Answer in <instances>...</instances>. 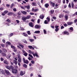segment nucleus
<instances>
[{
    "label": "nucleus",
    "instance_id": "1",
    "mask_svg": "<svg viewBox=\"0 0 77 77\" xmlns=\"http://www.w3.org/2000/svg\"><path fill=\"white\" fill-rule=\"evenodd\" d=\"M4 71L5 73L7 75H11V73H10V72H9V70L5 69L4 70Z\"/></svg>",
    "mask_w": 77,
    "mask_h": 77
},
{
    "label": "nucleus",
    "instance_id": "2",
    "mask_svg": "<svg viewBox=\"0 0 77 77\" xmlns=\"http://www.w3.org/2000/svg\"><path fill=\"white\" fill-rule=\"evenodd\" d=\"M22 52L23 53V55L25 56H27L28 55V54L25 51H24L23 50H22Z\"/></svg>",
    "mask_w": 77,
    "mask_h": 77
},
{
    "label": "nucleus",
    "instance_id": "3",
    "mask_svg": "<svg viewBox=\"0 0 77 77\" xmlns=\"http://www.w3.org/2000/svg\"><path fill=\"white\" fill-rule=\"evenodd\" d=\"M12 71L13 73L14 74H17V73L18 72V70H17V69H14L13 70H12Z\"/></svg>",
    "mask_w": 77,
    "mask_h": 77
},
{
    "label": "nucleus",
    "instance_id": "4",
    "mask_svg": "<svg viewBox=\"0 0 77 77\" xmlns=\"http://www.w3.org/2000/svg\"><path fill=\"white\" fill-rule=\"evenodd\" d=\"M26 73V72H23L22 71H21L20 72V75L21 76L23 75H24Z\"/></svg>",
    "mask_w": 77,
    "mask_h": 77
},
{
    "label": "nucleus",
    "instance_id": "5",
    "mask_svg": "<svg viewBox=\"0 0 77 77\" xmlns=\"http://www.w3.org/2000/svg\"><path fill=\"white\" fill-rule=\"evenodd\" d=\"M50 4L52 7H54V6H55V3H54V2H53L50 1Z\"/></svg>",
    "mask_w": 77,
    "mask_h": 77
},
{
    "label": "nucleus",
    "instance_id": "6",
    "mask_svg": "<svg viewBox=\"0 0 77 77\" xmlns=\"http://www.w3.org/2000/svg\"><path fill=\"white\" fill-rule=\"evenodd\" d=\"M29 25L30 27H33L34 25H33V23L32 22H30L29 23Z\"/></svg>",
    "mask_w": 77,
    "mask_h": 77
},
{
    "label": "nucleus",
    "instance_id": "7",
    "mask_svg": "<svg viewBox=\"0 0 77 77\" xmlns=\"http://www.w3.org/2000/svg\"><path fill=\"white\" fill-rule=\"evenodd\" d=\"M38 11H39V9L38 8L34 9L33 8L32 9V12H37Z\"/></svg>",
    "mask_w": 77,
    "mask_h": 77
},
{
    "label": "nucleus",
    "instance_id": "8",
    "mask_svg": "<svg viewBox=\"0 0 77 77\" xmlns=\"http://www.w3.org/2000/svg\"><path fill=\"white\" fill-rule=\"evenodd\" d=\"M29 53H30V54H32L34 57H35V53H34V52H32V51L30 50H29Z\"/></svg>",
    "mask_w": 77,
    "mask_h": 77
},
{
    "label": "nucleus",
    "instance_id": "9",
    "mask_svg": "<svg viewBox=\"0 0 77 77\" xmlns=\"http://www.w3.org/2000/svg\"><path fill=\"white\" fill-rule=\"evenodd\" d=\"M7 15H8V16H11L12 15H14V13L12 12H10L8 13Z\"/></svg>",
    "mask_w": 77,
    "mask_h": 77
},
{
    "label": "nucleus",
    "instance_id": "10",
    "mask_svg": "<svg viewBox=\"0 0 77 77\" xmlns=\"http://www.w3.org/2000/svg\"><path fill=\"white\" fill-rule=\"evenodd\" d=\"M21 12L23 15H27V12L25 11H21Z\"/></svg>",
    "mask_w": 77,
    "mask_h": 77
},
{
    "label": "nucleus",
    "instance_id": "11",
    "mask_svg": "<svg viewBox=\"0 0 77 77\" xmlns=\"http://www.w3.org/2000/svg\"><path fill=\"white\" fill-rule=\"evenodd\" d=\"M44 14H42V15H40L39 16V18L42 19H44Z\"/></svg>",
    "mask_w": 77,
    "mask_h": 77
},
{
    "label": "nucleus",
    "instance_id": "12",
    "mask_svg": "<svg viewBox=\"0 0 77 77\" xmlns=\"http://www.w3.org/2000/svg\"><path fill=\"white\" fill-rule=\"evenodd\" d=\"M22 19L23 20V22H24L27 20L26 17H22Z\"/></svg>",
    "mask_w": 77,
    "mask_h": 77
},
{
    "label": "nucleus",
    "instance_id": "13",
    "mask_svg": "<svg viewBox=\"0 0 77 77\" xmlns=\"http://www.w3.org/2000/svg\"><path fill=\"white\" fill-rule=\"evenodd\" d=\"M40 27H41V26L40 25H36L35 26V29H39Z\"/></svg>",
    "mask_w": 77,
    "mask_h": 77
},
{
    "label": "nucleus",
    "instance_id": "14",
    "mask_svg": "<svg viewBox=\"0 0 77 77\" xmlns=\"http://www.w3.org/2000/svg\"><path fill=\"white\" fill-rule=\"evenodd\" d=\"M4 63L6 64V65H8L9 64V63L7 60H4L3 61Z\"/></svg>",
    "mask_w": 77,
    "mask_h": 77
},
{
    "label": "nucleus",
    "instance_id": "15",
    "mask_svg": "<svg viewBox=\"0 0 77 77\" xmlns=\"http://www.w3.org/2000/svg\"><path fill=\"white\" fill-rule=\"evenodd\" d=\"M68 25H69V26L70 25H71V24H72L73 23V22H68L67 23Z\"/></svg>",
    "mask_w": 77,
    "mask_h": 77
},
{
    "label": "nucleus",
    "instance_id": "16",
    "mask_svg": "<svg viewBox=\"0 0 77 77\" xmlns=\"http://www.w3.org/2000/svg\"><path fill=\"white\" fill-rule=\"evenodd\" d=\"M14 69V67L12 65H11L9 66V70L11 69Z\"/></svg>",
    "mask_w": 77,
    "mask_h": 77
},
{
    "label": "nucleus",
    "instance_id": "17",
    "mask_svg": "<svg viewBox=\"0 0 77 77\" xmlns=\"http://www.w3.org/2000/svg\"><path fill=\"white\" fill-rule=\"evenodd\" d=\"M2 56H4L5 57V56H6V53L4 52H2Z\"/></svg>",
    "mask_w": 77,
    "mask_h": 77
},
{
    "label": "nucleus",
    "instance_id": "18",
    "mask_svg": "<svg viewBox=\"0 0 77 77\" xmlns=\"http://www.w3.org/2000/svg\"><path fill=\"white\" fill-rule=\"evenodd\" d=\"M13 63H14L15 65H17V64L18 63V61L15 60H13Z\"/></svg>",
    "mask_w": 77,
    "mask_h": 77
},
{
    "label": "nucleus",
    "instance_id": "19",
    "mask_svg": "<svg viewBox=\"0 0 77 77\" xmlns=\"http://www.w3.org/2000/svg\"><path fill=\"white\" fill-rule=\"evenodd\" d=\"M11 55L10 54H8V55L7 57V59H10V57H11Z\"/></svg>",
    "mask_w": 77,
    "mask_h": 77
},
{
    "label": "nucleus",
    "instance_id": "20",
    "mask_svg": "<svg viewBox=\"0 0 77 77\" xmlns=\"http://www.w3.org/2000/svg\"><path fill=\"white\" fill-rule=\"evenodd\" d=\"M31 18V16L30 15H28L26 17V18L27 19H29Z\"/></svg>",
    "mask_w": 77,
    "mask_h": 77
},
{
    "label": "nucleus",
    "instance_id": "21",
    "mask_svg": "<svg viewBox=\"0 0 77 77\" xmlns=\"http://www.w3.org/2000/svg\"><path fill=\"white\" fill-rule=\"evenodd\" d=\"M49 6V4L48 3L46 4L45 5V7L46 8H48V7Z\"/></svg>",
    "mask_w": 77,
    "mask_h": 77
},
{
    "label": "nucleus",
    "instance_id": "22",
    "mask_svg": "<svg viewBox=\"0 0 77 77\" xmlns=\"http://www.w3.org/2000/svg\"><path fill=\"white\" fill-rule=\"evenodd\" d=\"M71 6L72 8H74V4L72 2H71Z\"/></svg>",
    "mask_w": 77,
    "mask_h": 77
},
{
    "label": "nucleus",
    "instance_id": "23",
    "mask_svg": "<svg viewBox=\"0 0 77 77\" xmlns=\"http://www.w3.org/2000/svg\"><path fill=\"white\" fill-rule=\"evenodd\" d=\"M25 7L26 8V9H30V5H29L28 6H25Z\"/></svg>",
    "mask_w": 77,
    "mask_h": 77
},
{
    "label": "nucleus",
    "instance_id": "24",
    "mask_svg": "<svg viewBox=\"0 0 77 77\" xmlns=\"http://www.w3.org/2000/svg\"><path fill=\"white\" fill-rule=\"evenodd\" d=\"M69 29L70 30H71V31H70V32H73V27H71Z\"/></svg>",
    "mask_w": 77,
    "mask_h": 77
},
{
    "label": "nucleus",
    "instance_id": "25",
    "mask_svg": "<svg viewBox=\"0 0 77 77\" xmlns=\"http://www.w3.org/2000/svg\"><path fill=\"white\" fill-rule=\"evenodd\" d=\"M24 62L25 63H26V64L29 63V61L27 60H26Z\"/></svg>",
    "mask_w": 77,
    "mask_h": 77
},
{
    "label": "nucleus",
    "instance_id": "26",
    "mask_svg": "<svg viewBox=\"0 0 77 77\" xmlns=\"http://www.w3.org/2000/svg\"><path fill=\"white\" fill-rule=\"evenodd\" d=\"M63 12H64V13H65L66 14V13L68 14V13L69 12V11H65V10H63Z\"/></svg>",
    "mask_w": 77,
    "mask_h": 77
},
{
    "label": "nucleus",
    "instance_id": "27",
    "mask_svg": "<svg viewBox=\"0 0 77 77\" xmlns=\"http://www.w3.org/2000/svg\"><path fill=\"white\" fill-rule=\"evenodd\" d=\"M64 16V15L63 14H60L59 16V17L60 18H62V17H63Z\"/></svg>",
    "mask_w": 77,
    "mask_h": 77
},
{
    "label": "nucleus",
    "instance_id": "28",
    "mask_svg": "<svg viewBox=\"0 0 77 77\" xmlns=\"http://www.w3.org/2000/svg\"><path fill=\"white\" fill-rule=\"evenodd\" d=\"M35 56H36L37 57H39V56L38 55V53L37 52L35 53Z\"/></svg>",
    "mask_w": 77,
    "mask_h": 77
},
{
    "label": "nucleus",
    "instance_id": "29",
    "mask_svg": "<svg viewBox=\"0 0 77 77\" xmlns=\"http://www.w3.org/2000/svg\"><path fill=\"white\" fill-rule=\"evenodd\" d=\"M49 22H48V21L46 20L44 21V23L45 24H48Z\"/></svg>",
    "mask_w": 77,
    "mask_h": 77
},
{
    "label": "nucleus",
    "instance_id": "30",
    "mask_svg": "<svg viewBox=\"0 0 77 77\" xmlns=\"http://www.w3.org/2000/svg\"><path fill=\"white\" fill-rule=\"evenodd\" d=\"M19 46H20L22 48H24V46L22 45H21L20 43L19 44Z\"/></svg>",
    "mask_w": 77,
    "mask_h": 77
},
{
    "label": "nucleus",
    "instance_id": "31",
    "mask_svg": "<svg viewBox=\"0 0 77 77\" xmlns=\"http://www.w3.org/2000/svg\"><path fill=\"white\" fill-rule=\"evenodd\" d=\"M63 33L64 34H67V35H69V33H68V32L66 31H64Z\"/></svg>",
    "mask_w": 77,
    "mask_h": 77
},
{
    "label": "nucleus",
    "instance_id": "32",
    "mask_svg": "<svg viewBox=\"0 0 77 77\" xmlns=\"http://www.w3.org/2000/svg\"><path fill=\"white\" fill-rule=\"evenodd\" d=\"M32 5L36 6V3L35 2H32Z\"/></svg>",
    "mask_w": 77,
    "mask_h": 77
},
{
    "label": "nucleus",
    "instance_id": "33",
    "mask_svg": "<svg viewBox=\"0 0 77 77\" xmlns=\"http://www.w3.org/2000/svg\"><path fill=\"white\" fill-rule=\"evenodd\" d=\"M46 20H47L48 21V22H50V17H48L46 18Z\"/></svg>",
    "mask_w": 77,
    "mask_h": 77
},
{
    "label": "nucleus",
    "instance_id": "34",
    "mask_svg": "<svg viewBox=\"0 0 77 77\" xmlns=\"http://www.w3.org/2000/svg\"><path fill=\"white\" fill-rule=\"evenodd\" d=\"M23 41L24 42V43H25V44H27V42L25 39H24L23 40Z\"/></svg>",
    "mask_w": 77,
    "mask_h": 77
},
{
    "label": "nucleus",
    "instance_id": "35",
    "mask_svg": "<svg viewBox=\"0 0 77 77\" xmlns=\"http://www.w3.org/2000/svg\"><path fill=\"white\" fill-rule=\"evenodd\" d=\"M40 31H35L34 32V33H40Z\"/></svg>",
    "mask_w": 77,
    "mask_h": 77
},
{
    "label": "nucleus",
    "instance_id": "36",
    "mask_svg": "<svg viewBox=\"0 0 77 77\" xmlns=\"http://www.w3.org/2000/svg\"><path fill=\"white\" fill-rule=\"evenodd\" d=\"M23 67H24V68H27V66L26 64H24L23 65Z\"/></svg>",
    "mask_w": 77,
    "mask_h": 77
},
{
    "label": "nucleus",
    "instance_id": "37",
    "mask_svg": "<svg viewBox=\"0 0 77 77\" xmlns=\"http://www.w3.org/2000/svg\"><path fill=\"white\" fill-rule=\"evenodd\" d=\"M18 62L19 63L21 62V58H20L18 59Z\"/></svg>",
    "mask_w": 77,
    "mask_h": 77
},
{
    "label": "nucleus",
    "instance_id": "38",
    "mask_svg": "<svg viewBox=\"0 0 77 77\" xmlns=\"http://www.w3.org/2000/svg\"><path fill=\"white\" fill-rule=\"evenodd\" d=\"M8 10L5 11L4 12V13H5V14H6L7 13H8Z\"/></svg>",
    "mask_w": 77,
    "mask_h": 77
},
{
    "label": "nucleus",
    "instance_id": "39",
    "mask_svg": "<svg viewBox=\"0 0 77 77\" xmlns=\"http://www.w3.org/2000/svg\"><path fill=\"white\" fill-rule=\"evenodd\" d=\"M23 34L24 36H28V35L27 34H26L25 32L23 33Z\"/></svg>",
    "mask_w": 77,
    "mask_h": 77
},
{
    "label": "nucleus",
    "instance_id": "40",
    "mask_svg": "<svg viewBox=\"0 0 77 77\" xmlns=\"http://www.w3.org/2000/svg\"><path fill=\"white\" fill-rule=\"evenodd\" d=\"M6 21H7V22H8V23H10L11 22V20H9V19H8L7 20H6Z\"/></svg>",
    "mask_w": 77,
    "mask_h": 77
},
{
    "label": "nucleus",
    "instance_id": "41",
    "mask_svg": "<svg viewBox=\"0 0 77 77\" xmlns=\"http://www.w3.org/2000/svg\"><path fill=\"white\" fill-rule=\"evenodd\" d=\"M31 62L32 63V64H35V61L33 60H32L31 61Z\"/></svg>",
    "mask_w": 77,
    "mask_h": 77
},
{
    "label": "nucleus",
    "instance_id": "42",
    "mask_svg": "<svg viewBox=\"0 0 77 77\" xmlns=\"http://www.w3.org/2000/svg\"><path fill=\"white\" fill-rule=\"evenodd\" d=\"M65 19L66 20H68V16L65 15Z\"/></svg>",
    "mask_w": 77,
    "mask_h": 77
},
{
    "label": "nucleus",
    "instance_id": "43",
    "mask_svg": "<svg viewBox=\"0 0 77 77\" xmlns=\"http://www.w3.org/2000/svg\"><path fill=\"white\" fill-rule=\"evenodd\" d=\"M3 51H4V52H5V53H6L7 52V50L5 48H3L2 49Z\"/></svg>",
    "mask_w": 77,
    "mask_h": 77
},
{
    "label": "nucleus",
    "instance_id": "44",
    "mask_svg": "<svg viewBox=\"0 0 77 77\" xmlns=\"http://www.w3.org/2000/svg\"><path fill=\"white\" fill-rule=\"evenodd\" d=\"M20 29H21V30H22V31H23V30H25L24 29V28H23V27H20Z\"/></svg>",
    "mask_w": 77,
    "mask_h": 77
},
{
    "label": "nucleus",
    "instance_id": "45",
    "mask_svg": "<svg viewBox=\"0 0 77 77\" xmlns=\"http://www.w3.org/2000/svg\"><path fill=\"white\" fill-rule=\"evenodd\" d=\"M6 44L8 45H11V43L9 42H6Z\"/></svg>",
    "mask_w": 77,
    "mask_h": 77
},
{
    "label": "nucleus",
    "instance_id": "46",
    "mask_svg": "<svg viewBox=\"0 0 77 77\" xmlns=\"http://www.w3.org/2000/svg\"><path fill=\"white\" fill-rule=\"evenodd\" d=\"M54 10H51V13L52 14H53L54 13Z\"/></svg>",
    "mask_w": 77,
    "mask_h": 77
},
{
    "label": "nucleus",
    "instance_id": "47",
    "mask_svg": "<svg viewBox=\"0 0 77 77\" xmlns=\"http://www.w3.org/2000/svg\"><path fill=\"white\" fill-rule=\"evenodd\" d=\"M14 6V4H12L10 7V8H12L13 7V6Z\"/></svg>",
    "mask_w": 77,
    "mask_h": 77
},
{
    "label": "nucleus",
    "instance_id": "48",
    "mask_svg": "<svg viewBox=\"0 0 77 77\" xmlns=\"http://www.w3.org/2000/svg\"><path fill=\"white\" fill-rule=\"evenodd\" d=\"M17 57L18 59H20V58H21V57L20 56V54H17Z\"/></svg>",
    "mask_w": 77,
    "mask_h": 77
},
{
    "label": "nucleus",
    "instance_id": "49",
    "mask_svg": "<svg viewBox=\"0 0 77 77\" xmlns=\"http://www.w3.org/2000/svg\"><path fill=\"white\" fill-rule=\"evenodd\" d=\"M29 41L30 42H33V41H34V39H29Z\"/></svg>",
    "mask_w": 77,
    "mask_h": 77
},
{
    "label": "nucleus",
    "instance_id": "50",
    "mask_svg": "<svg viewBox=\"0 0 77 77\" xmlns=\"http://www.w3.org/2000/svg\"><path fill=\"white\" fill-rule=\"evenodd\" d=\"M0 45H1V46H2V47H3V48L5 47V45L3 44H1Z\"/></svg>",
    "mask_w": 77,
    "mask_h": 77
},
{
    "label": "nucleus",
    "instance_id": "51",
    "mask_svg": "<svg viewBox=\"0 0 77 77\" xmlns=\"http://www.w3.org/2000/svg\"><path fill=\"white\" fill-rule=\"evenodd\" d=\"M29 56L30 57H31V58H33V56L32 55H31V54H29Z\"/></svg>",
    "mask_w": 77,
    "mask_h": 77
},
{
    "label": "nucleus",
    "instance_id": "52",
    "mask_svg": "<svg viewBox=\"0 0 77 77\" xmlns=\"http://www.w3.org/2000/svg\"><path fill=\"white\" fill-rule=\"evenodd\" d=\"M4 60H5V59H4V58H2V57H1V61H3Z\"/></svg>",
    "mask_w": 77,
    "mask_h": 77
},
{
    "label": "nucleus",
    "instance_id": "53",
    "mask_svg": "<svg viewBox=\"0 0 77 77\" xmlns=\"http://www.w3.org/2000/svg\"><path fill=\"white\" fill-rule=\"evenodd\" d=\"M5 68H7V69H9V66H5Z\"/></svg>",
    "mask_w": 77,
    "mask_h": 77
},
{
    "label": "nucleus",
    "instance_id": "54",
    "mask_svg": "<svg viewBox=\"0 0 77 77\" xmlns=\"http://www.w3.org/2000/svg\"><path fill=\"white\" fill-rule=\"evenodd\" d=\"M11 48H14H14H15V46H13L12 45H11Z\"/></svg>",
    "mask_w": 77,
    "mask_h": 77
},
{
    "label": "nucleus",
    "instance_id": "55",
    "mask_svg": "<svg viewBox=\"0 0 77 77\" xmlns=\"http://www.w3.org/2000/svg\"><path fill=\"white\" fill-rule=\"evenodd\" d=\"M68 7L69 8H71V3H70L68 5Z\"/></svg>",
    "mask_w": 77,
    "mask_h": 77
},
{
    "label": "nucleus",
    "instance_id": "56",
    "mask_svg": "<svg viewBox=\"0 0 77 77\" xmlns=\"http://www.w3.org/2000/svg\"><path fill=\"white\" fill-rule=\"evenodd\" d=\"M32 46H28V48H30V49H32Z\"/></svg>",
    "mask_w": 77,
    "mask_h": 77
},
{
    "label": "nucleus",
    "instance_id": "57",
    "mask_svg": "<svg viewBox=\"0 0 77 77\" xmlns=\"http://www.w3.org/2000/svg\"><path fill=\"white\" fill-rule=\"evenodd\" d=\"M43 32L45 34H47V31L46 30H44Z\"/></svg>",
    "mask_w": 77,
    "mask_h": 77
},
{
    "label": "nucleus",
    "instance_id": "58",
    "mask_svg": "<svg viewBox=\"0 0 77 77\" xmlns=\"http://www.w3.org/2000/svg\"><path fill=\"white\" fill-rule=\"evenodd\" d=\"M17 14L18 15H21V12H20V11H19L18 13H17Z\"/></svg>",
    "mask_w": 77,
    "mask_h": 77
},
{
    "label": "nucleus",
    "instance_id": "59",
    "mask_svg": "<svg viewBox=\"0 0 77 77\" xmlns=\"http://www.w3.org/2000/svg\"><path fill=\"white\" fill-rule=\"evenodd\" d=\"M58 30H59V28H56L55 29V31L56 32H57Z\"/></svg>",
    "mask_w": 77,
    "mask_h": 77
},
{
    "label": "nucleus",
    "instance_id": "60",
    "mask_svg": "<svg viewBox=\"0 0 77 77\" xmlns=\"http://www.w3.org/2000/svg\"><path fill=\"white\" fill-rule=\"evenodd\" d=\"M27 34H28V35H30V32L29 31H28L27 32Z\"/></svg>",
    "mask_w": 77,
    "mask_h": 77
},
{
    "label": "nucleus",
    "instance_id": "61",
    "mask_svg": "<svg viewBox=\"0 0 77 77\" xmlns=\"http://www.w3.org/2000/svg\"><path fill=\"white\" fill-rule=\"evenodd\" d=\"M40 20H41L39 19L38 21H37V23H40Z\"/></svg>",
    "mask_w": 77,
    "mask_h": 77
},
{
    "label": "nucleus",
    "instance_id": "62",
    "mask_svg": "<svg viewBox=\"0 0 77 77\" xmlns=\"http://www.w3.org/2000/svg\"><path fill=\"white\" fill-rule=\"evenodd\" d=\"M13 10L14 12H16V11H17V9H16V8H13Z\"/></svg>",
    "mask_w": 77,
    "mask_h": 77
},
{
    "label": "nucleus",
    "instance_id": "63",
    "mask_svg": "<svg viewBox=\"0 0 77 77\" xmlns=\"http://www.w3.org/2000/svg\"><path fill=\"white\" fill-rule=\"evenodd\" d=\"M77 19H76L74 20V23H77Z\"/></svg>",
    "mask_w": 77,
    "mask_h": 77
},
{
    "label": "nucleus",
    "instance_id": "64",
    "mask_svg": "<svg viewBox=\"0 0 77 77\" xmlns=\"http://www.w3.org/2000/svg\"><path fill=\"white\" fill-rule=\"evenodd\" d=\"M64 29V26H62L61 27V29Z\"/></svg>",
    "mask_w": 77,
    "mask_h": 77
}]
</instances>
